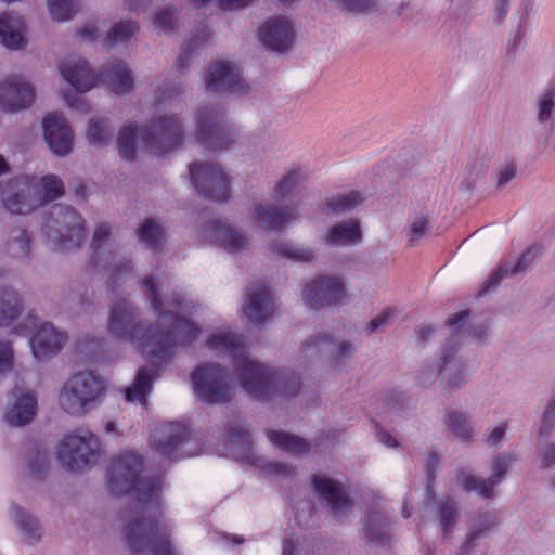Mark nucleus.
<instances>
[{"mask_svg": "<svg viewBox=\"0 0 555 555\" xmlns=\"http://www.w3.org/2000/svg\"><path fill=\"white\" fill-rule=\"evenodd\" d=\"M209 348L233 353L232 366L241 387L262 402L294 399L301 382L293 373H279L262 362L253 360L245 351L242 336L231 332L214 333L207 337Z\"/></svg>", "mask_w": 555, "mask_h": 555, "instance_id": "nucleus-1", "label": "nucleus"}, {"mask_svg": "<svg viewBox=\"0 0 555 555\" xmlns=\"http://www.w3.org/2000/svg\"><path fill=\"white\" fill-rule=\"evenodd\" d=\"M144 459L134 451L114 457L107 469V490L114 498L132 496L139 505L159 508L163 478L159 474L143 476Z\"/></svg>", "mask_w": 555, "mask_h": 555, "instance_id": "nucleus-2", "label": "nucleus"}, {"mask_svg": "<svg viewBox=\"0 0 555 555\" xmlns=\"http://www.w3.org/2000/svg\"><path fill=\"white\" fill-rule=\"evenodd\" d=\"M158 320L166 323L163 327L153 323L149 361L154 365L169 364L173 359V348L188 347L197 340L202 333L199 324L178 311H162Z\"/></svg>", "mask_w": 555, "mask_h": 555, "instance_id": "nucleus-3", "label": "nucleus"}, {"mask_svg": "<svg viewBox=\"0 0 555 555\" xmlns=\"http://www.w3.org/2000/svg\"><path fill=\"white\" fill-rule=\"evenodd\" d=\"M190 380L196 398L206 405H223L233 399V376L230 369L219 362L195 365Z\"/></svg>", "mask_w": 555, "mask_h": 555, "instance_id": "nucleus-4", "label": "nucleus"}, {"mask_svg": "<svg viewBox=\"0 0 555 555\" xmlns=\"http://www.w3.org/2000/svg\"><path fill=\"white\" fill-rule=\"evenodd\" d=\"M153 323L141 320L139 308L126 298H119L109 309L107 332L122 341L138 344L140 353L146 354L151 347Z\"/></svg>", "mask_w": 555, "mask_h": 555, "instance_id": "nucleus-5", "label": "nucleus"}, {"mask_svg": "<svg viewBox=\"0 0 555 555\" xmlns=\"http://www.w3.org/2000/svg\"><path fill=\"white\" fill-rule=\"evenodd\" d=\"M195 140L206 151L229 149L237 141L236 128L225 118L218 104H205L195 113Z\"/></svg>", "mask_w": 555, "mask_h": 555, "instance_id": "nucleus-6", "label": "nucleus"}, {"mask_svg": "<svg viewBox=\"0 0 555 555\" xmlns=\"http://www.w3.org/2000/svg\"><path fill=\"white\" fill-rule=\"evenodd\" d=\"M152 507V505H150ZM153 506L134 508L124 528L122 535L130 555L150 553L158 540L164 539L168 533L162 531V513Z\"/></svg>", "mask_w": 555, "mask_h": 555, "instance_id": "nucleus-7", "label": "nucleus"}, {"mask_svg": "<svg viewBox=\"0 0 555 555\" xmlns=\"http://www.w3.org/2000/svg\"><path fill=\"white\" fill-rule=\"evenodd\" d=\"M12 333L29 337V345L33 357L42 361L59 353L66 339V334L59 331L53 323L43 322L38 324V318L28 312L26 319L12 327Z\"/></svg>", "mask_w": 555, "mask_h": 555, "instance_id": "nucleus-8", "label": "nucleus"}, {"mask_svg": "<svg viewBox=\"0 0 555 555\" xmlns=\"http://www.w3.org/2000/svg\"><path fill=\"white\" fill-rule=\"evenodd\" d=\"M105 390V383L100 375L92 371L78 372L65 384L60 403L66 413L81 415Z\"/></svg>", "mask_w": 555, "mask_h": 555, "instance_id": "nucleus-9", "label": "nucleus"}, {"mask_svg": "<svg viewBox=\"0 0 555 555\" xmlns=\"http://www.w3.org/2000/svg\"><path fill=\"white\" fill-rule=\"evenodd\" d=\"M101 453V441L96 435L86 431L69 433L60 441L56 450L57 460L68 472L78 473L91 468Z\"/></svg>", "mask_w": 555, "mask_h": 555, "instance_id": "nucleus-10", "label": "nucleus"}, {"mask_svg": "<svg viewBox=\"0 0 555 555\" xmlns=\"http://www.w3.org/2000/svg\"><path fill=\"white\" fill-rule=\"evenodd\" d=\"M190 181L197 193L210 202L225 203L231 197V177L217 162L189 164Z\"/></svg>", "mask_w": 555, "mask_h": 555, "instance_id": "nucleus-11", "label": "nucleus"}, {"mask_svg": "<svg viewBox=\"0 0 555 555\" xmlns=\"http://www.w3.org/2000/svg\"><path fill=\"white\" fill-rule=\"evenodd\" d=\"M48 234L54 233L62 249L77 248L85 238V220L72 206L55 204L44 218Z\"/></svg>", "mask_w": 555, "mask_h": 555, "instance_id": "nucleus-12", "label": "nucleus"}, {"mask_svg": "<svg viewBox=\"0 0 555 555\" xmlns=\"http://www.w3.org/2000/svg\"><path fill=\"white\" fill-rule=\"evenodd\" d=\"M310 489L338 522L354 508V499L347 486L325 473L319 472L311 476Z\"/></svg>", "mask_w": 555, "mask_h": 555, "instance_id": "nucleus-13", "label": "nucleus"}, {"mask_svg": "<svg viewBox=\"0 0 555 555\" xmlns=\"http://www.w3.org/2000/svg\"><path fill=\"white\" fill-rule=\"evenodd\" d=\"M143 146L164 156L178 149L184 140V130L173 115H159L143 125Z\"/></svg>", "mask_w": 555, "mask_h": 555, "instance_id": "nucleus-14", "label": "nucleus"}, {"mask_svg": "<svg viewBox=\"0 0 555 555\" xmlns=\"http://www.w3.org/2000/svg\"><path fill=\"white\" fill-rule=\"evenodd\" d=\"M459 349L460 341L455 335H450L441 347L436 367L431 370L440 377L439 385L443 392L457 391L468 384L466 363L455 359Z\"/></svg>", "mask_w": 555, "mask_h": 555, "instance_id": "nucleus-15", "label": "nucleus"}, {"mask_svg": "<svg viewBox=\"0 0 555 555\" xmlns=\"http://www.w3.org/2000/svg\"><path fill=\"white\" fill-rule=\"evenodd\" d=\"M347 295L346 284L339 275H318L311 279L302 291V300L310 309L319 311L326 307L341 305Z\"/></svg>", "mask_w": 555, "mask_h": 555, "instance_id": "nucleus-16", "label": "nucleus"}, {"mask_svg": "<svg viewBox=\"0 0 555 555\" xmlns=\"http://www.w3.org/2000/svg\"><path fill=\"white\" fill-rule=\"evenodd\" d=\"M36 177L20 175L10 178L0 191L3 208L14 216H26L37 210L34 197Z\"/></svg>", "mask_w": 555, "mask_h": 555, "instance_id": "nucleus-17", "label": "nucleus"}, {"mask_svg": "<svg viewBox=\"0 0 555 555\" xmlns=\"http://www.w3.org/2000/svg\"><path fill=\"white\" fill-rule=\"evenodd\" d=\"M205 87L208 92L228 94H247L249 85L238 72V67L231 61L217 60L205 70Z\"/></svg>", "mask_w": 555, "mask_h": 555, "instance_id": "nucleus-18", "label": "nucleus"}, {"mask_svg": "<svg viewBox=\"0 0 555 555\" xmlns=\"http://www.w3.org/2000/svg\"><path fill=\"white\" fill-rule=\"evenodd\" d=\"M41 128L42 138L53 155L66 157L73 152L75 135L63 113H47L42 117Z\"/></svg>", "mask_w": 555, "mask_h": 555, "instance_id": "nucleus-19", "label": "nucleus"}, {"mask_svg": "<svg viewBox=\"0 0 555 555\" xmlns=\"http://www.w3.org/2000/svg\"><path fill=\"white\" fill-rule=\"evenodd\" d=\"M258 37L267 51L284 54L294 47L295 29L286 16L273 15L260 25Z\"/></svg>", "mask_w": 555, "mask_h": 555, "instance_id": "nucleus-20", "label": "nucleus"}, {"mask_svg": "<svg viewBox=\"0 0 555 555\" xmlns=\"http://www.w3.org/2000/svg\"><path fill=\"white\" fill-rule=\"evenodd\" d=\"M543 255V244L534 242L530 244L520 254L515 263H500L494 270L491 271L489 276L480 284L476 296L483 297L487 294L495 291L501 284L503 279L507 276H515L526 272L528 266L533 262L538 257Z\"/></svg>", "mask_w": 555, "mask_h": 555, "instance_id": "nucleus-21", "label": "nucleus"}, {"mask_svg": "<svg viewBox=\"0 0 555 555\" xmlns=\"http://www.w3.org/2000/svg\"><path fill=\"white\" fill-rule=\"evenodd\" d=\"M96 87H104L115 95L129 94L134 90V76L128 63L120 57L104 62L96 70Z\"/></svg>", "mask_w": 555, "mask_h": 555, "instance_id": "nucleus-22", "label": "nucleus"}, {"mask_svg": "<svg viewBox=\"0 0 555 555\" xmlns=\"http://www.w3.org/2000/svg\"><path fill=\"white\" fill-rule=\"evenodd\" d=\"M36 101L35 87L21 76H12L0 82V109L14 114L28 109Z\"/></svg>", "mask_w": 555, "mask_h": 555, "instance_id": "nucleus-23", "label": "nucleus"}, {"mask_svg": "<svg viewBox=\"0 0 555 555\" xmlns=\"http://www.w3.org/2000/svg\"><path fill=\"white\" fill-rule=\"evenodd\" d=\"M190 427L180 421L167 422L159 425L150 444L159 455L175 461L180 447L186 442L190 437Z\"/></svg>", "mask_w": 555, "mask_h": 555, "instance_id": "nucleus-24", "label": "nucleus"}, {"mask_svg": "<svg viewBox=\"0 0 555 555\" xmlns=\"http://www.w3.org/2000/svg\"><path fill=\"white\" fill-rule=\"evenodd\" d=\"M29 28L15 11L0 12V46L10 52L24 51L29 44Z\"/></svg>", "mask_w": 555, "mask_h": 555, "instance_id": "nucleus-25", "label": "nucleus"}, {"mask_svg": "<svg viewBox=\"0 0 555 555\" xmlns=\"http://www.w3.org/2000/svg\"><path fill=\"white\" fill-rule=\"evenodd\" d=\"M297 214L295 206L260 203L254 207L251 221L264 231L280 232L297 218Z\"/></svg>", "mask_w": 555, "mask_h": 555, "instance_id": "nucleus-26", "label": "nucleus"}, {"mask_svg": "<svg viewBox=\"0 0 555 555\" xmlns=\"http://www.w3.org/2000/svg\"><path fill=\"white\" fill-rule=\"evenodd\" d=\"M203 232L207 240L229 253H238L248 248L246 236L221 219L216 218L204 222Z\"/></svg>", "mask_w": 555, "mask_h": 555, "instance_id": "nucleus-27", "label": "nucleus"}, {"mask_svg": "<svg viewBox=\"0 0 555 555\" xmlns=\"http://www.w3.org/2000/svg\"><path fill=\"white\" fill-rule=\"evenodd\" d=\"M14 402L5 411L4 420L11 427L29 425L38 412V398L35 391L28 388L15 387L13 389Z\"/></svg>", "mask_w": 555, "mask_h": 555, "instance_id": "nucleus-28", "label": "nucleus"}, {"mask_svg": "<svg viewBox=\"0 0 555 555\" xmlns=\"http://www.w3.org/2000/svg\"><path fill=\"white\" fill-rule=\"evenodd\" d=\"M140 354L149 366H141L137 370L132 385L124 390V398L127 402L138 401L144 405L153 390L154 382L159 376L158 370L165 364L154 365L146 359V354Z\"/></svg>", "mask_w": 555, "mask_h": 555, "instance_id": "nucleus-29", "label": "nucleus"}, {"mask_svg": "<svg viewBox=\"0 0 555 555\" xmlns=\"http://www.w3.org/2000/svg\"><path fill=\"white\" fill-rule=\"evenodd\" d=\"M60 74L77 93L83 94L96 87V72L87 60L61 64Z\"/></svg>", "mask_w": 555, "mask_h": 555, "instance_id": "nucleus-30", "label": "nucleus"}, {"mask_svg": "<svg viewBox=\"0 0 555 555\" xmlns=\"http://www.w3.org/2000/svg\"><path fill=\"white\" fill-rule=\"evenodd\" d=\"M144 135L143 125L137 121L120 127L116 135V150L124 162L134 163L138 159L139 143L143 144Z\"/></svg>", "mask_w": 555, "mask_h": 555, "instance_id": "nucleus-31", "label": "nucleus"}, {"mask_svg": "<svg viewBox=\"0 0 555 555\" xmlns=\"http://www.w3.org/2000/svg\"><path fill=\"white\" fill-rule=\"evenodd\" d=\"M228 449L236 461L248 464L255 456L253 452V439L249 430L244 425L228 422L224 425Z\"/></svg>", "mask_w": 555, "mask_h": 555, "instance_id": "nucleus-32", "label": "nucleus"}, {"mask_svg": "<svg viewBox=\"0 0 555 555\" xmlns=\"http://www.w3.org/2000/svg\"><path fill=\"white\" fill-rule=\"evenodd\" d=\"M390 519L379 509L371 506L366 509L363 524V533L367 541L374 545H385L391 540Z\"/></svg>", "mask_w": 555, "mask_h": 555, "instance_id": "nucleus-33", "label": "nucleus"}, {"mask_svg": "<svg viewBox=\"0 0 555 555\" xmlns=\"http://www.w3.org/2000/svg\"><path fill=\"white\" fill-rule=\"evenodd\" d=\"M246 317L257 324L266 323L273 313V298L264 287H257L248 295L244 307Z\"/></svg>", "mask_w": 555, "mask_h": 555, "instance_id": "nucleus-34", "label": "nucleus"}, {"mask_svg": "<svg viewBox=\"0 0 555 555\" xmlns=\"http://www.w3.org/2000/svg\"><path fill=\"white\" fill-rule=\"evenodd\" d=\"M361 240L362 229L357 218H349L331 225L325 236V242L330 246H350Z\"/></svg>", "mask_w": 555, "mask_h": 555, "instance_id": "nucleus-35", "label": "nucleus"}, {"mask_svg": "<svg viewBox=\"0 0 555 555\" xmlns=\"http://www.w3.org/2000/svg\"><path fill=\"white\" fill-rule=\"evenodd\" d=\"M269 441L279 450L298 456L308 455L311 442L305 437L283 429H270L267 433Z\"/></svg>", "mask_w": 555, "mask_h": 555, "instance_id": "nucleus-36", "label": "nucleus"}, {"mask_svg": "<svg viewBox=\"0 0 555 555\" xmlns=\"http://www.w3.org/2000/svg\"><path fill=\"white\" fill-rule=\"evenodd\" d=\"M23 310L22 295L13 286H0V327L12 325L21 317Z\"/></svg>", "mask_w": 555, "mask_h": 555, "instance_id": "nucleus-37", "label": "nucleus"}, {"mask_svg": "<svg viewBox=\"0 0 555 555\" xmlns=\"http://www.w3.org/2000/svg\"><path fill=\"white\" fill-rule=\"evenodd\" d=\"M65 194V185L63 180L54 175L47 173L36 178L34 186V197L37 208L43 207L61 197Z\"/></svg>", "mask_w": 555, "mask_h": 555, "instance_id": "nucleus-38", "label": "nucleus"}, {"mask_svg": "<svg viewBox=\"0 0 555 555\" xmlns=\"http://www.w3.org/2000/svg\"><path fill=\"white\" fill-rule=\"evenodd\" d=\"M109 237L111 227L108 223H101L93 231L91 240V248L93 251L90 258V266L96 271L107 269L111 261L114 259V254L111 251L107 253L103 248V245L109 240Z\"/></svg>", "mask_w": 555, "mask_h": 555, "instance_id": "nucleus-39", "label": "nucleus"}, {"mask_svg": "<svg viewBox=\"0 0 555 555\" xmlns=\"http://www.w3.org/2000/svg\"><path fill=\"white\" fill-rule=\"evenodd\" d=\"M135 235L140 243L155 253L160 251L167 241L165 228L153 217L140 222Z\"/></svg>", "mask_w": 555, "mask_h": 555, "instance_id": "nucleus-40", "label": "nucleus"}, {"mask_svg": "<svg viewBox=\"0 0 555 555\" xmlns=\"http://www.w3.org/2000/svg\"><path fill=\"white\" fill-rule=\"evenodd\" d=\"M11 511L14 524L22 532L24 539L29 544H36L41 541L42 534L39 518L17 504H12Z\"/></svg>", "mask_w": 555, "mask_h": 555, "instance_id": "nucleus-41", "label": "nucleus"}, {"mask_svg": "<svg viewBox=\"0 0 555 555\" xmlns=\"http://www.w3.org/2000/svg\"><path fill=\"white\" fill-rule=\"evenodd\" d=\"M75 356L85 363H98L106 359V341L104 338L85 336L75 344Z\"/></svg>", "mask_w": 555, "mask_h": 555, "instance_id": "nucleus-42", "label": "nucleus"}, {"mask_svg": "<svg viewBox=\"0 0 555 555\" xmlns=\"http://www.w3.org/2000/svg\"><path fill=\"white\" fill-rule=\"evenodd\" d=\"M455 480L462 487L463 491L467 493L476 492L486 500H492L495 496V490L491 489L487 478L483 479L464 468L456 469Z\"/></svg>", "mask_w": 555, "mask_h": 555, "instance_id": "nucleus-43", "label": "nucleus"}, {"mask_svg": "<svg viewBox=\"0 0 555 555\" xmlns=\"http://www.w3.org/2000/svg\"><path fill=\"white\" fill-rule=\"evenodd\" d=\"M50 456L48 450L36 446L26 461L27 475L31 480L42 482L50 474Z\"/></svg>", "mask_w": 555, "mask_h": 555, "instance_id": "nucleus-44", "label": "nucleus"}, {"mask_svg": "<svg viewBox=\"0 0 555 555\" xmlns=\"http://www.w3.org/2000/svg\"><path fill=\"white\" fill-rule=\"evenodd\" d=\"M444 425L461 442L469 443L473 439V426L464 412L447 410Z\"/></svg>", "mask_w": 555, "mask_h": 555, "instance_id": "nucleus-45", "label": "nucleus"}, {"mask_svg": "<svg viewBox=\"0 0 555 555\" xmlns=\"http://www.w3.org/2000/svg\"><path fill=\"white\" fill-rule=\"evenodd\" d=\"M364 201V197L359 191L352 190L348 193L338 194L326 198L323 203L322 212L339 215L343 212L351 211Z\"/></svg>", "mask_w": 555, "mask_h": 555, "instance_id": "nucleus-46", "label": "nucleus"}, {"mask_svg": "<svg viewBox=\"0 0 555 555\" xmlns=\"http://www.w3.org/2000/svg\"><path fill=\"white\" fill-rule=\"evenodd\" d=\"M86 138L92 146H107L113 139L109 120L104 117L90 118L87 124Z\"/></svg>", "mask_w": 555, "mask_h": 555, "instance_id": "nucleus-47", "label": "nucleus"}, {"mask_svg": "<svg viewBox=\"0 0 555 555\" xmlns=\"http://www.w3.org/2000/svg\"><path fill=\"white\" fill-rule=\"evenodd\" d=\"M137 31H139V23L137 21L121 20L114 22L105 36V41L109 47L126 43L134 37Z\"/></svg>", "mask_w": 555, "mask_h": 555, "instance_id": "nucleus-48", "label": "nucleus"}, {"mask_svg": "<svg viewBox=\"0 0 555 555\" xmlns=\"http://www.w3.org/2000/svg\"><path fill=\"white\" fill-rule=\"evenodd\" d=\"M439 522L442 529L443 538L450 537L455 528L460 513L457 503L451 496L440 500L438 504Z\"/></svg>", "mask_w": 555, "mask_h": 555, "instance_id": "nucleus-49", "label": "nucleus"}, {"mask_svg": "<svg viewBox=\"0 0 555 555\" xmlns=\"http://www.w3.org/2000/svg\"><path fill=\"white\" fill-rule=\"evenodd\" d=\"M517 460L516 455L513 452L509 453H498L491 460V475L487 478L488 483L492 490L495 489L498 485L503 482L513 462Z\"/></svg>", "mask_w": 555, "mask_h": 555, "instance_id": "nucleus-50", "label": "nucleus"}, {"mask_svg": "<svg viewBox=\"0 0 555 555\" xmlns=\"http://www.w3.org/2000/svg\"><path fill=\"white\" fill-rule=\"evenodd\" d=\"M501 524L496 511L479 512L476 520L469 526L467 534L476 537V541L493 532Z\"/></svg>", "mask_w": 555, "mask_h": 555, "instance_id": "nucleus-51", "label": "nucleus"}, {"mask_svg": "<svg viewBox=\"0 0 555 555\" xmlns=\"http://www.w3.org/2000/svg\"><path fill=\"white\" fill-rule=\"evenodd\" d=\"M153 25L169 34L179 29V9L171 4H164L155 10Z\"/></svg>", "mask_w": 555, "mask_h": 555, "instance_id": "nucleus-52", "label": "nucleus"}, {"mask_svg": "<svg viewBox=\"0 0 555 555\" xmlns=\"http://www.w3.org/2000/svg\"><path fill=\"white\" fill-rule=\"evenodd\" d=\"M270 249L281 258L295 262L310 263L314 259V254L309 248H298L293 244L276 242L270 245Z\"/></svg>", "mask_w": 555, "mask_h": 555, "instance_id": "nucleus-53", "label": "nucleus"}, {"mask_svg": "<svg viewBox=\"0 0 555 555\" xmlns=\"http://www.w3.org/2000/svg\"><path fill=\"white\" fill-rule=\"evenodd\" d=\"M108 269L109 273L106 280V287L112 294L117 295L122 284L131 275L133 266L131 260H124L113 266L111 262L106 270Z\"/></svg>", "mask_w": 555, "mask_h": 555, "instance_id": "nucleus-54", "label": "nucleus"}, {"mask_svg": "<svg viewBox=\"0 0 555 555\" xmlns=\"http://www.w3.org/2000/svg\"><path fill=\"white\" fill-rule=\"evenodd\" d=\"M50 16L55 22H68L79 12V0H47Z\"/></svg>", "mask_w": 555, "mask_h": 555, "instance_id": "nucleus-55", "label": "nucleus"}, {"mask_svg": "<svg viewBox=\"0 0 555 555\" xmlns=\"http://www.w3.org/2000/svg\"><path fill=\"white\" fill-rule=\"evenodd\" d=\"M248 465L259 468L270 476L292 477L295 475V467L281 461H267L260 455H255Z\"/></svg>", "mask_w": 555, "mask_h": 555, "instance_id": "nucleus-56", "label": "nucleus"}, {"mask_svg": "<svg viewBox=\"0 0 555 555\" xmlns=\"http://www.w3.org/2000/svg\"><path fill=\"white\" fill-rule=\"evenodd\" d=\"M142 287L150 301L151 308L158 318L162 311H167L162 299L160 283L156 275L147 274L142 279Z\"/></svg>", "mask_w": 555, "mask_h": 555, "instance_id": "nucleus-57", "label": "nucleus"}, {"mask_svg": "<svg viewBox=\"0 0 555 555\" xmlns=\"http://www.w3.org/2000/svg\"><path fill=\"white\" fill-rule=\"evenodd\" d=\"M385 404L397 413H403L411 408V399L404 390L388 388L383 393Z\"/></svg>", "mask_w": 555, "mask_h": 555, "instance_id": "nucleus-58", "label": "nucleus"}, {"mask_svg": "<svg viewBox=\"0 0 555 555\" xmlns=\"http://www.w3.org/2000/svg\"><path fill=\"white\" fill-rule=\"evenodd\" d=\"M555 421V395L547 402L545 410L543 411L540 427L538 429V438L540 440H546L553 430Z\"/></svg>", "mask_w": 555, "mask_h": 555, "instance_id": "nucleus-59", "label": "nucleus"}, {"mask_svg": "<svg viewBox=\"0 0 555 555\" xmlns=\"http://www.w3.org/2000/svg\"><path fill=\"white\" fill-rule=\"evenodd\" d=\"M337 7L353 14H367L376 9L377 0H336Z\"/></svg>", "mask_w": 555, "mask_h": 555, "instance_id": "nucleus-60", "label": "nucleus"}, {"mask_svg": "<svg viewBox=\"0 0 555 555\" xmlns=\"http://www.w3.org/2000/svg\"><path fill=\"white\" fill-rule=\"evenodd\" d=\"M14 350L9 340H0V379L14 369Z\"/></svg>", "mask_w": 555, "mask_h": 555, "instance_id": "nucleus-61", "label": "nucleus"}, {"mask_svg": "<svg viewBox=\"0 0 555 555\" xmlns=\"http://www.w3.org/2000/svg\"><path fill=\"white\" fill-rule=\"evenodd\" d=\"M335 343L334 335L330 333H318L315 335H312L308 338H306L300 346V349L302 352H308L310 350H317L318 352H321L323 349V346L325 345H332Z\"/></svg>", "mask_w": 555, "mask_h": 555, "instance_id": "nucleus-62", "label": "nucleus"}, {"mask_svg": "<svg viewBox=\"0 0 555 555\" xmlns=\"http://www.w3.org/2000/svg\"><path fill=\"white\" fill-rule=\"evenodd\" d=\"M298 183V171L293 169L286 173L276 184L274 192L278 199L285 198L291 195Z\"/></svg>", "mask_w": 555, "mask_h": 555, "instance_id": "nucleus-63", "label": "nucleus"}, {"mask_svg": "<svg viewBox=\"0 0 555 555\" xmlns=\"http://www.w3.org/2000/svg\"><path fill=\"white\" fill-rule=\"evenodd\" d=\"M555 107V89H548L539 100L538 119L541 124L547 121Z\"/></svg>", "mask_w": 555, "mask_h": 555, "instance_id": "nucleus-64", "label": "nucleus"}]
</instances>
